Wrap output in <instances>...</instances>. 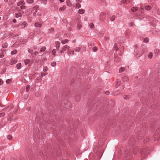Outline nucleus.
<instances>
[{
	"label": "nucleus",
	"mask_w": 160,
	"mask_h": 160,
	"mask_svg": "<svg viewBox=\"0 0 160 160\" xmlns=\"http://www.w3.org/2000/svg\"><path fill=\"white\" fill-rule=\"evenodd\" d=\"M105 13L104 12H102L100 15V20H102L105 17Z\"/></svg>",
	"instance_id": "obj_1"
},
{
	"label": "nucleus",
	"mask_w": 160,
	"mask_h": 160,
	"mask_svg": "<svg viewBox=\"0 0 160 160\" xmlns=\"http://www.w3.org/2000/svg\"><path fill=\"white\" fill-rule=\"evenodd\" d=\"M121 83V81L118 79L116 81V84H115V87L116 88H118L119 85H120Z\"/></svg>",
	"instance_id": "obj_2"
},
{
	"label": "nucleus",
	"mask_w": 160,
	"mask_h": 160,
	"mask_svg": "<svg viewBox=\"0 0 160 160\" xmlns=\"http://www.w3.org/2000/svg\"><path fill=\"white\" fill-rule=\"evenodd\" d=\"M22 12L23 13V12L22 11H21V12H18L16 13V17L17 18H18L19 17H21L22 16Z\"/></svg>",
	"instance_id": "obj_3"
},
{
	"label": "nucleus",
	"mask_w": 160,
	"mask_h": 160,
	"mask_svg": "<svg viewBox=\"0 0 160 160\" xmlns=\"http://www.w3.org/2000/svg\"><path fill=\"white\" fill-rule=\"evenodd\" d=\"M67 53L69 55H73L74 54V51L72 50H69L67 52Z\"/></svg>",
	"instance_id": "obj_4"
},
{
	"label": "nucleus",
	"mask_w": 160,
	"mask_h": 160,
	"mask_svg": "<svg viewBox=\"0 0 160 160\" xmlns=\"http://www.w3.org/2000/svg\"><path fill=\"white\" fill-rule=\"evenodd\" d=\"M66 8L65 5H63L62 7H60L59 9V11H64Z\"/></svg>",
	"instance_id": "obj_5"
},
{
	"label": "nucleus",
	"mask_w": 160,
	"mask_h": 160,
	"mask_svg": "<svg viewBox=\"0 0 160 160\" xmlns=\"http://www.w3.org/2000/svg\"><path fill=\"white\" fill-rule=\"evenodd\" d=\"M66 3L67 5L69 7H70L72 6V3L70 0L67 1L66 2Z\"/></svg>",
	"instance_id": "obj_6"
},
{
	"label": "nucleus",
	"mask_w": 160,
	"mask_h": 160,
	"mask_svg": "<svg viewBox=\"0 0 160 160\" xmlns=\"http://www.w3.org/2000/svg\"><path fill=\"white\" fill-rule=\"evenodd\" d=\"M70 47L68 45H65L62 47V49L64 51L66 50V49H69Z\"/></svg>",
	"instance_id": "obj_7"
},
{
	"label": "nucleus",
	"mask_w": 160,
	"mask_h": 160,
	"mask_svg": "<svg viewBox=\"0 0 160 160\" xmlns=\"http://www.w3.org/2000/svg\"><path fill=\"white\" fill-rule=\"evenodd\" d=\"M34 26L36 27L40 28L42 27V25L38 22H36L35 23Z\"/></svg>",
	"instance_id": "obj_8"
},
{
	"label": "nucleus",
	"mask_w": 160,
	"mask_h": 160,
	"mask_svg": "<svg viewBox=\"0 0 160 160\" xmlns=\"http://www.w3.org/2000/svg\"><path fill=\"white\" fill-rule=\"evenodd\" d=\"M85 12V10L83 9H79L78 11V13L80 14H82Z\"/></svg>",
	"instance_id": "obj_9"
},
{
	"label": "nucleus",
	"mask_w": 160,
	"mask_h": 160,
	"mask_svg": "<svg viewBox=\"0 0 160 160\" xmlns=\"http://www.w3.org/2000/svg\"><path fill=\"white\" fill-rule=\"evenodd\" d=\"M128 80V78L127 77H124L122 78V80L124 82L127 81Z\"/></svg>",
	"instance_id": "obj_10"
},
{
	"label": "nucleus",
	"mask_w": 160,
	"mask_h": 160,
	"mask_svg": "<svg viewBox=\"0 0 160 160\" xmlns=\"http://www.w3.org/2000/svg\"><path fill=\"white\" fill-rule=\"evenodd\" d=\"M38 6H35L33 7V9L35 10V11L33 13L34 14H35L37 12L36 10H37L38 9Z\"/></svg>",
	"instance_id": "obj_11"
},
{
	"label": "nucleus",
	"mask_w": 160,
	"mask_h": 160,
	"mask_svg": "<svg viewBox=\"0 0 160 160\" xmlns=\"http://www.w3.org/2000/svg\"><path fill=\"white\" fill-rule=\"evenodd\" d=\"M155 53L159 54H160V50L158 49H156L155 50Z\"/></svg>",
	"instance_id": "obj_12"
},
{
	"label": "nucleus",
	"mask_w": 160,
	"mask_h": 160,
	"mask_svg": "<svg viewBox=\"0 0 160 160\" xmlns=\"http://www.w3.org/2000/svg\"><path fill=\"white\" fill-rule=\"evenodd\" d=\"M151 8V7L149 5L146 6L145 7V9L148 10H149Z\"/></svg>",
	"instance_id": "obj_13"
},
{
	"label": "nucleus",
	"mask_w": 160,
	"mask_h": 160,
	"mask_svg": "<svg viewBox=\"0 0 160 160\" xmlns=\"http://www.w3.org/2000/svg\"><path fill=\"white\" fill-rule=\"evenodd\" d=\"M68 39H65L64 40H62L61 42L62 44H64L66 43H68Z\"/></svg>",
	"instance_id": "obj_14"
},
{
	"label": "nucleus",
	"mask_w": 160,
	"mask_h": 160,
	"mask_svg": "<svg viewBox=\"0 0 160 160\" xmlns=\"http://www.w3.org/2000/svg\"><path fill=\"white\" fill-rule=\"evenodd\" d=\"M130 96L129 95H124L123 96V98L125 99H128L130 98Z\"/></svg>",
	"instance_id": "obj_15"
},
{
	"label": "nucleus",
	"mask_w": 160,
	"mask_h": 160,
	"mask_svg": "<svg viewBox=\"0 0 160 160\" xmlns=\"http://www.w3.org/2000/svg\"><path fill=\"white\" fill-rule=\"evenodd\" d=\"M26 2L27 3L32 4L34 2V1L33 0H27Z\"/></svg>",
	"instance_id": "obj_16"
},
{
	"label": "nucleus",
	"mask_w": 160,
	"mask_h": 160,
	"mask_svg": "<svg viewBox=\"0 0 160 160\" xmlns=\"http://www.w3.org/2000/svg\"><path fill=\"white\" fill-rule=\"evenodd\" d=\"M15 2V0H10L9 2V5H12Z\"/></svg>",
	"instance_id": "obj_17"
},
{
	"label": "nucleus",
	"mask_w": 160,
	"mask_h": 160,
	"mask_svg": "<svg viewBox=\"0 0 160 160\" xmlns=\"http://www.w3.org/2000/svg\"><path fill=\"white\" fill-rule=\"evenodd\" d=\"M30 62V60L28 59H27L24 61L25 64L26 65L28 64Z\"/></svg>",
	"instance_id": "obj_18"
},
{
	"label": "nucleus",
	"mask_w": 160,
	"mask_h": 160,
	"mask_svg": "<svg viewBox=\"0 0 160 160\" xmlns=\"http://www.w3.org/2000/svg\"><path fill=\"white\" fill-rule=\"evenodd\" d=\"M17 62V61L15 60H12L11 62V65L14 64L16 63Z\"/></svg>",
	"instance_id": "obj_19"
},
{
	"label": "nucleus",
	"mask_w": 160,
	"mask_h": 160,
	"mask_svg": "<svg viewBox=\"0 0 160 160\" xmlns=\"http://www.w3.org/2000/svg\"><path fill=\"white\" fill-rule=\"evenodd\" d=\"M153 56V54L151 52H150L148 55V57L150 58H151Z\"/></svg>",
	"instance_id": "obj_20"
},
{
	"label": "nucleus",
	"mask_w": 160,
	"mask_h": 160,
	"mask_svg": "<svg viewBox=\"0 0 160 160\" xmlns=\"http://www.w3.org/2000/svg\"><path fill=\"white\" fill-rule=\"evenodd\" d=\"M80 48L79 47H76L75 48V51L76 52H79L80 50Z\"/></svg>",
	"instance_id": "obj_21"
},
{
	"label": "nucleus",
	"mask_w": 160,
	"mask_h": 160,
	"mask_svg": "<svg viewBox=\"0 0 160 160\" xmlns=\"http://www.w3.org/2000/svg\"><path fill=\"white\" fill-rule=\"evenodd\" d=\"M138 10V8L136 7H133L131 9V10L132 12H135Z\"/></svg>",
	"instance_id": "obj_22"
},
{
	"label": "nucleus",
	"mask_w": 160,
	"mask_h": 160,
	"mask_svg": "<svg viewBox=\"0 0 160 160\" xmlns=\"http://www.w3.org/2000/svg\"><path fill=\"white\" fill-rule=\"evenodd\" d=\"M21 67V63H18L17 65V67L18 69H20Z\"/></svg>",
	"instance_id": "obj_23"
},
{
	"label": "nucleus",
	"mask_w": 160,
	"mask_h": 160,
	"mask_svg": "<svg viewBox=\"0 0 160 160\" xmlns=\"http://www.w3.org/2000/svg\"><path fill=\"white\" fill-rule=\"evenodd\" d=\"M46 49V48L45 47H42L40 49V52H43L45 51Z\"/></svg>",
	"instance_id": "obj_24"
},
{
	"label": "nucleus",
	"mask_w": 160,
	"mask_h": 160,
	"mask_svg": "<svg viewBox=\"0 0 160 160\" xmlns=\"http://www.w3.org/2000/svg\"><path fill=\"white\" fill-rule=\"evenodd\" d=\"M143 41L146 43H147L149 41V39L147 38H145L143 40Z\"/></svg>",
	"instance_id": "obj_25"
},
{
	"label": "nucleus",
	"mask_w": 160,
	"mask_h": 160,
	"mask_svg": "<svg viewBox=\"0 0 160 160\" xmlns=\"http://www.w3.org/2000/svg\"><path fill=\"white\" fill-rule=\"evenodd\" d=\"M22 25L23 27L25 28L27 26V24L26 22H24L22 23Z\"/></svg>",
	"instance_id": "obj_26"
},
{
	"label": "nucleus",
	"mask_w": 160,
	"mask_h": 160,
	"mask_svg": "<svg viewBox=\"0 0 160 160\" xmlns=\"http://www.w3.org/2000/svg\"><path fill=\"white\" fill-rule=\"evenodd\" d=\"M115 18V16L114 15L112 16L110 18V20L111 21H113Z\"/></svg>",
	"instance_id": "obj_27"
},
{
	"label": "nucleus",
	"mask_w": 160,
	"mask_h": 160,
	"mask_svg": "<svg viewBox=\"0 0 160 160\" xmlns=\"http://www.w3.org/2000/svg\"><path fill=\"white\" fill-rule=\"evenodd\" d=\"M7 138L8 140H11L12 138V136L11 135H8L7 136Z\"/></svg>",
	"instance_id": "obj_28"
},
{
	"label": "nucleus",
	"mask_w": 160,
	"mask_h": 160,
	"mask_svg": "<svg viewBox=\"0 0 160 160\" xmlns=\"http://www.w3.org/2000/svg\"><path fill=\"white\" fill-rule=\"evenodd\" d=\"M20 8L21 9H24L26 8V7L24 5H22L20 7Z\"/></svg>",
	"instance_id": "obj_29"
},
{
	"label": "nucleus",
	"mask_w": 160,
	"mask_h": 160,
	"mask_svg": "<svg viewBox=\"0 0 160 160\" xmlns=\"http://www.w3.org/2000/svg\"><path fill=\"white\" fill-rule=\"evenodd\" d=\"M17 51L16 50H14L11 52V54H14L17 53Z\"/></svg>",
	"instance_id": "obj_30"
},
{
	"label": "nucleus",
	"mask_w": 160,
	"mask_h": 160,
	"mask_svg": "<svg viewBox=\"0 0 160 160\" xmlns=\"http://www.w3.org/2000/svg\"><path fill=\"white\" fill-rule=\"evenodd\" d=\"M124 68H121L119 69V72L120 73H121V72H122L123 71H124Z\"/></svg>",
	"instance_id": "obj_31"
},
{
	"label": "nucleus",
	"mask_w": 160,
	"mask_h": 160,
	"mask_svg": "<svg viewBox=\"0 0 160 160\" xmlns=\"http://www.w3.org/2000/svg\"><path fill=\"white\" fill-rule=\"evenodd\" d=\"M76 7L78 8H80L81 7V4L79 3H76Z\"/></svg>",
	"instance_id": "obj_32"
},
{
	"label": "nucleus",
	"mask_w": 160,
	"mask_h": 160,
	"mask_svg": "<svg viewBox=\"0 0 160 160\" xmlns=\"http://www.w3.org/2000/svg\"><path fill=\"white\" fill-rule=\"evenodd\" d=\"M81 27H82V25H81V23H78V26H77L78 28V29H80V28Z\"/></svg>",
	"instance_id": "obj_33"
},
{
	"label": "nucleus",
	"mask_w": 160,
	"mask_h": 160,
	"mask_svg": "<svg viewBox=\"0 0 160 160\" xmlns=\"http://www.w3.org/2000/svg\"><path fill=\"white\" fill-rule=\"evenodd\" d=\"M98 50V48L96 47H94L92 49V51L93 52H96Z\"/></svg>",
	"instance_id": "obj_34"
},
{
	"label": "nucleus",
	"mask_w": 160,
	"mask_h": 160,
	"mask_svg": "<svg viewBox=\"0 0 160 160\" xmlns=\"http://www.w3.org/2000/svg\"><path fill=\"white\" fill-rule=\"evenodd\" d=\"M7 45H8V44L7 43H6L5 44H2V46L3 48H6L7 47Z\"/></svg>",
	"instance_id": "obj_35"
},
{
	"label": "nucleus",
	"mask_w": 160,
	"mask_h": 160,
	"mask_svg": "<svg viewBox=\"0 0 160 160\" xmlns=\"http://www.w3.org/2000/svg\"><path fill=\"white\" fill-rule=\"evenodd\" d=\"M114 48L117 51L118 50V46L116 43L115 44L114 46Z\"/></svg>",
	"instance_id": "obj_36"
},
{
	"label": "nucleus",
	"mask_w": 160,
	"mask_h": 160,
	"mask_svg": "<svg viewBox=\"0 0 160 160\" xmlns=\"http://www.w3.org/2000/svg\"><path fill=\"white\" fill-rule=\"evenodd\" d=\"M56 62H52L51 64V66L52 67H54L56 65Z\"/></svg>",
	"instance_id": "obj_37"
},
{
	"label": "nucleus",
	"mask_w": 160,
	"mask_h": 160,
	"mask_svg": "<svg viewBox=\"0 0 160 160\" xmlns=\"http://www.w3.org/2000/svg\"><path fill=\"white\" fill-rule=\"evenodd\" d=\"M30 85H28L26 86V91L27 92H28L30 88Z\"/></svg>",
	"instance_id": "obj_38"
},
{
	"label": "nucleus",
	"mask_w": 160,
	"mask_h": 160,
	"mask_svg": "<svg viewBox=\"0 0 160 160\" xmlns=\"http://www.w3.org/2000/svg\"><path fill=\"white\" fill-rule=\"evenodd\" d=\"M56 44L57 46V48L58 49L60 46V43L59 42H56Z\"/></svg>",
	"instance_id": "obj_39"
},
{
	"label": "nucleus",
	"mask_w": 160,
	"mask_h": 160,
	"mask_svg": "<svg viewBox=\"0 0 160 160\" xmlns=\"http://www.w3.org/2000/svg\"><path fill=\"white\" fill-rule=\"evenodd\" d=\"M94 25L93 23H91L89 25V27L90 28H92L94 27Z\"/></svg>",
	"instance_id": "obj_40"
},
{
	"label": "nucleus",
	"mask_w": 160,
	"mask_h": 160,
	"mask_svg": "<svg viewBox=\"0 0 160 160\" xmlns=\"http://www.w3.org/2000/svg\"><path fill=\"white\" fill-rule=\"evenodd\" d=\"M5 115V113L4 112H2V113H0V117H4V116Z\"/></svg>",
	"instance_id": "obj_41"
},
{
	"label": "nucleus",
	"mask_w": 160,
	"mask_h": 160,
	"mask_svg": "<svg viewBox=\"0 0 160 160\" xmlns=\"http://www.w3.org/2000/svg\"><path fill=\"white\" fill-rule=\"evenodd\" d=\"M56 53V51L55 49H53L52 52V53L53 55H55Z\"/></svg>",
	"instance_id": "obj_42"
},
{
	"label": "nucleus",
	"mask_w": 160,
	"mask_h": 160,
	"mask_svg": "<svg viewBox=\"0 0 160 160\" xmlns=\"http://www.w3.org/2000/svg\"><path fill=\"white\" fill-rule=\"evenodd\" d=\"M124 47L123 46L120 49V52H122L124 50Z\"/></svg>",
	"instance_id": "obj_43"
},
{
	"label": "nucleus",
	"mask_w": 160,
	"mask_h": 160,
	"mask_svg": "<svg viewBox=\"0 0 160 160\" xmlns=\"http://www.w3.org/2000/svg\"><path fill=\"white\" fill-rule=\"evenodd\" d=\"M11 81V80L10 79H8L6 81V82L7 83H9Z\"/></svg>",
	"instance_id": "obj_44"
},
{
	"label": "nucleus",
	"mask_w": 160,
	"mask_h": 160,
	"mask_svg": "<svg viewBox=\"0 0 160 160\" xmlns=\"http://www.w3.org/2000/svg\"><path fill=\"white\" fill-rule=\"evenodd\" d=\"M48 70V68H47V67H44V68H43V71L44 72H46V71H47Z\"/></svg>",
	"instance_id": "obj_45"
},
{
	"label": "nucleus",
	"mask_w": 160,
	"mask_h": 160,
	"mask_svg": "<svg viewBox=\"0 0 160 160\" xmlns=\"http://www.w3.org/2000/svg\"><path fill=\"white\" fill-rule=\"evenodd\" d=\"M17 5L18 6H20V5H22V2H21V1H20L17 3Z\"/></svg>",
	"instance_id": "obj_46"
},
{
	"label": "nucleus",
	"mask_w": 160,
	"mask_h": 160,
	"mask_svg": "<svg viewBox=\"0 0 160 160\" xmlns=\"http://www.w3.org/2000/svg\"><path fill=\"white\" fill-rule=\"evenodd\" d=\"M28 51L29 52L32 53L33 52V51L32 49H29L28 50Z\"/></svg>",
	"instance_id": "obj_47"
},
{
	"label": "nucleus",
	"mask_w": 160,
	"mask_h": 160,
	"mask_svg": "<svg viewBox=\"0 0 160 160\" xmlns=\"http://www.w3.org/2000/svg\"><path fill=\"white\" fill-rule=\"evenodd\" d=\"M118 57H115V61L117 62H118Z\"/></svg>",
	"instance_id": "obj_48"
},
{
	"label": "nucleus",
	"mask_w": 160,
	"mask_h": 160,
	"mask_svg": "<svg viewBox=\"0 0 160 160\" xmlns=\"http://www.w3.org/2000/svg\"><path fill=\"white\" fill-rule=\"evenodd\" d=\"M126 2V0H122L121 2L122 3H125Z\"/></svg>",
	"instance_id": "obj_49"
},
{
	"label": "nucleus",
	"mask_w": 160,
	"mask_h": 160,
	"mask_svg": "<svg viewBox=\"0 0 160 160\" xmlns=\"http://www.w3.org/2000/svg\"><path fill=\"white\" fill-rule=\"evenodd\" d=\"M21 2H22V4L25 5V2L24 1H21Z\"/></svg>",
	"instance_id": "obj_50"
},
{
	"label": "nucleus",
	"mask_w": 160,
	"mask_h": 160,
	"mask_svg": "<svg viewBox=\"0 0 160 160\" xmlns=\"http://www.w3.org/2000/svg\"><path fill=\"white\" fill-rule=\"evenodd\" d=\"M118 93H119V92L118 91H117L114 93V95H117V94H118Z\"/></svg>",
	"instance_id": "obj_51"
},
{
	"label": "nucleus",
	"mask_w": 160,
	"mask_h": 160,
	"mask_svg": "<svg viewBox=\"0 0 160 160\" xmlns=\"http://www.w3.org/2000/svg\"><path fill=\"white\" fill-rule=\"evenodd\" d=\"M2 80L1 79H0V85H1L2 84Z\"/></svg>",
	"instance_id": "obj_52"
},
{
	"label": "nucleus",
	"mask_w": 160,
	"mask_h": 160,
	"mask_svg": "<svg viewBox=\"0 0 160 160\" xmlns=\"http://www.w3.org/2000/svg\"><path fill=\"white\" fill-rule=\"evenodd\" d=\"M157 13L158 14H160V9L158 10Z\"/></svg>",
	"instance_id": "obj_53"
},
{
	"label": "nucleus",
	"mask_w": 160,
	"mask_h": 160,
	"mask_svg": "<svg viewBox=\"0 0 160 160\" xmlns=\"http://www.w3.org/2000/svg\"><path fill=\"white\" fill-rule=\"evenodd\" d=\"M41 79V77H38L37 78V79L38 80H40V79Z\"/></svg>",
	"instance_id": "obj_54"
},
{
	"label": "nucleus",
	"mask_w": 160,
	"mask_h": 160,
	"mask_svg": "<svg viewBox=\"0 0 160 160\" xmlns=\"http://www.w3.org/2000/svg\"><path fill=\"white\" fill-rule=\"evenodd\" d=\"M64 50H63V49H62V50L60 51V53H63L64 52Z\"/></svg>",
	"instance_id": "obj_55"
},
{
	"label": "nucleus",
	"mask_w": 160,
	"mask_h": 160,
	"mask_svg": "<svg viewBox=\"0 0 160 160\" xmlns=\"http://www.w3.org/2000/svg\"><path fill=\"white\" fill-rule=\"evenodd\" d=\"M4 55L3 54H2V55H0V57L1 58H2L3 57Z\"/></svg>",
	"instance_id": "obj_56"
},
{
	"label": "nucleus",
	"mask_w": 160,
	"mask_h": 160,
	"mask_svg": "<svg viewBox=\"0 0 160 160\" xmlns=\"http://www.w3.org/2000/svg\"><path fill=\"white\" fill-rule=\"evenodd\" d=\"M59 1L61 2H63L64 1V0H59Z\"/></svg>",
	"instance_id": "obj_57"
},
{
	"label": "nucleus",
	"mask_w": 160,
	"mask_h": 160,
	"mask_svg": "<svg viewBox=\"0 0 160 160\" xmlns=\"http://www.w3.org/2000/svg\"><path fill=\"white\" fill-rule=\"evenodd\" d=\"M35 54L36 55H38V52H35Z\"/></svg>",
	"instance_id": "obj_58"
},
{
	"label": "nucleus",
	"mask_w": 160,
	"mask_h": 160,
	"mask_svg": "<svg viewBox=\"0 0 160 160\" xmlns=\"http://www.w3.org/2000/svg\"><path fill=\"white\" fill-rule=\"evenodd\" d=\"M76 0L77 2H81V0Z\"/></svg>",
	"instance_id": "obj_59"
},
{
	"label": "nucleus",
	"mask_w": 160,
	"mask_h": 160,
	"mask_svg": "<svg viewBox=\"0 0 160 160\" xmlns=\"http://www.w3.org/2000/svg\"><path fill=\"white\" fill-rule=\"evenodd\" d=\"M92 44H90L89 45V47L90 48H91V47H92Z\"/></svg>",
	"instance_id": "obj_60"
},
{
	"label": "nucleus",
	"mask_w": 160,
	"mask_h": 160,
	"mask_svg": "<svg viewBox=\"0 0 160 160\" xmlns=\"http://www.w3.org/2000/svg\"><path fill=\"white\" fill-rule=\"evenodd\" d=\"M109 93V92H106V94L107 95H108Z\"/></svg>",
	"instance_id": "obj_61"
},
{
	"label": "nucleus",
	"mask_w": 160,
	"mask_h": 160,
	"mask_svg": "<svg viewBox=\"0 0 160 160\" xmlns=\"http://www.w3.org/2000/svg\"><path fill=\"white\" fill-rule=\"evenodd\" d=\"M13 21L14 23H15V22H16V20L14 19V20H13Z\"/></svg>",
	"instance_id": "obj_62"
},
{
	"label": "nucleus",
	"mask_w": 160,
	"mask_h": 160,
	"mask_svg": "<svg viewBox=\"0 0 160 160\" xmlns=\"http://www.w3.org/2000/svg\"><path fill=\"white\" fill-rule=\"evenodd\" d=\"M72 42H73V43L75 42H76V41H75V40H74L73 41H72Z\"/></svg>",
	"instance_id": "obj_63"
},
{
	"label": "nucleus",
	"mask_w": 160,
	"mask_h": 160,
	"mask_svg": "<svg viewBox=\"0 0 160 160\" xmlns=\"http://www.w3.org/2000/svg\"><path fill=\"white\" fill-rule=\"evenodd\" d=\"M4 1L5 2H8V0H4Z\"/></svg>",
	"instance_id": "obj_64"
}]
</instances>
